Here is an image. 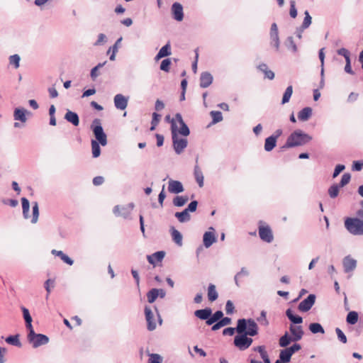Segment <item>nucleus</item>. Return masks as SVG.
<instances>
[{"instance_id": "a211bd4d", "label": "nucleus", "mask_w": 363, "mask_h": 363, "mask_svg": "<svg viewBox=\"0 0 363 363\" xmlns=\"http://www.w3.org/2000/svg\"><path fill=\"white\" fill-rule=\"evenodd\" d=\"M292 354L285 348L279 352V359L274 363H290Z\"/></svg>"}, {"instance_id": "412c9836", "label": "nucleus", "mask_w": 363, "mask_h": 363, "mask_svg": "<svg viewBox=\"0 0 363 363\" xmlns=\"http://www.w3.org/2000/svg\"><path fill=\"white\" fill-rule=\"evenodd\" d=\"M171 55V45L169 42H168L165 45H164L156 55L155 60H159L162 57H167Z\"/></svg>"}, {"instance_id": "8fccbe9b", "label": "nucleus", "mask_w": 363, "mask_h": 363, "mask_svg": "<svg viewBox=\"0 0 363 363\" xmlns=\"http://www.w3.org/2000/svg\"><path fill=\"white\" fill-rule=\"evenodd\" d=\"M171 65H172L171 60L169 58H167L162 61L160 68L161 70H162L164 72H169V69H170Z\"/></svg>"}, {"instance_id": "7c9ffc66", "label": "nucleus", "mask_w": 363, "mask_h": 363, "mask_svg": "<svg viewBox=\"0 0 363 363\" xmlns=\"http://www.w3.org/2000/svg\"><path fill=\"white\" fill-rule=\"evenodd\" d=\"M294 342L292 337H291L288 332H286L284 335H282L279 341V346L281 347L286 348L287 346L291 342Z\"/></svg>"}, {"instance_id": "58836bf2", "label": "nucleus", "mask_w": 363, "mask_h": 363, "mask_svg": "<svg viewBox=\"0 0 363 363\" xmlns=\"http://www.w3.org/2000/svg\"><path fill=\"white\" fill-rule=\"evenodd\" d=\"M286 47L291 50L293 52H296L298 51V48L294 40V38L292 36H289L285 43H284Z\"/></svg>"}, {"instance_id": "f03ea898", "label": "nucleus", "mask_w": 363, "mask_h": 363, "mask_svg": "<svg viewBox=\"0 0 363 363\" xmlns=\"http://www.w3.org/2000/svg\"><path fill=\"white\" fill-rule=\"evenodd\" d=\"M172 128V138L173 143V147L177 155L183 152L184 150L187 147L188 141L186 138H179L177 135V127L175 124L174 119L171 121Z\"/></svg>"}, {"instance_id": "cd10ccee", "label": "nucleus", "mask_w": 363, "mask_h": 363, "mask_svg": "<svg viewBox=\"0 0 363 363\" xmlns=\"http://www.w3.org/2000/svg\"><path fill=\"white\" fill-rule=\"evenodd\" d=\"M218 297V294L216 291V286L210 284L208 287V298L210 301H215Z\"/></svg>"}, {"instance_id": "680f3d73", "label": "nucleus", "mask_w": 363, "mask_h": 363, "mask_svg": "<svg viewBox=\"0 0 363 363\" xmlns=\"http://www.w3.org/2000/svg\"><path fill=\"white\" fill-rule=\"evenodd\" d=\"M179 133L184 136H187L190 134L189 128L185 122H182V123L180 124V129Z\"/></svg>"}, {"instance_id": "ddd939ff", "label": "nucleus", "mask_w": 363, "mask_h": 363, "mask_svg": "<svg viewBox=\"0 0 363 363\" xmlns=\"http://www.w3.org/2000/svg\"><path fill=\"white\" fill-rule=\"evenodd\" d=\"M184 190L181 182L170 179L168 183V191L172 194H179Z\"/></svg>"}, {"instance_id": "72a5a7b5", "label": "nucleus", "mask_w": 363, "mask_h": 363, "mask_svg": "<svg viewBox=\"0 0 363 363\" xmlns=\"http://www.w3.org/2000/svg\"><path fill=\"white\" fill-rule=\"evenodd\" d=\"M223 316V313L221 311H217L214 313H211L210 319L207 321V325H211L214 323L219 321Z\"/></svg>"}, {"instance_id": "f257e3e1", "label": "nucleus", "mask_w": 363, "mask_h": 363, "mask_svg": "<svg viewBox=\"0 0 363 363\" xmlns=\"http://www.w3.org/2000/svg\"><path fill=\"white\" fill-rule=\"evenodd\" d=\"M258 325L252 318H241L237 322V335L233 344L240 351L248 349L253 342L251 337L258 334Z\"/></svg>"}, {"instance_id": "3c124183", "label": "nucleus", "mask_w": 363, "mask_h": 363, "mask_svg": "<svg viewBox=\"0 0 363 363\" xmlns=\"http://www.w3.org/2000/svg\"><path fill=\"white\" fill-rule=\"evenodd\" d=\"M252 350L255 352H258L259 353L260 357H261V358L262 359H264V358H267V357H269V355L267 354V352L265 350V346H264V345L255 347H253Z\"/></svg>"}, {"instance_id": "69168bd1", "label": "nucleus", "mask_w": 363, "mask_h": 363, "mask_svg": "<svg viewBox=\"0 0 363 363\" xmlns=\"http://www.w3.org/2000/svg\"><path fill=\"white\" fill-rule=\"evenodd\" d=\"M21 310H22V312H23V318L25 320V322L32 321L33 320H32V317L30 315L28 309H27L24 306H22L21 307Z\"/></svg>"}, {"instance_id": "473e14b6", "label": "nucleus", "mask_w": 363, "mask_h": 363, "mask_svg": "<svg viewBox=\"0 0 363 363\" xmlns=\"http://www.w3.org/2000/svg\"><path fill=\"white\" fill-rule=\"evenodd\" d=\"M187 196H177L173 199L172 203L174 206L182 207L188 201Z\"/></svg>"}, {"instance_id": "c9c22d12", "label": "nucleus", "mask_w": 363, "mask_h": 363, "mask_svg": "<svg viewBox=\"0 0 363 363\" xmlns=\"http://www.w3.org/2000/svg\"><path fill=\"white\" fill-rule=\"evenodd\" d=\"M21 203H22L23 218L25 219H28L30 217V216H29V208H30L29 201L26 198L23 197L21 199Z\"/></svg>"}, {"instance_id": "f3484780", "label": "nucleus", "mask_w": 363, "mask_h": 363, "mask_svg": "<svg viewBox=\"0 0 363 363\" xmlns=\"http://www.w3.org/2000/svg\"><path fill=\"white\" fill-rule=\"evenodd\" d=\"M213 82V76L210 72H204L201 74L200 86L201 88L208 87Z\"/></svg>"}, {"instance_id": "393cba45", "label": "nucleus", "mask_w": 363, "mask_h": 363, "mask_svg": "<svg viewBox=\"0 0 363 363\" xmlns=\"http://www.w3.org/2000/svg\"><path fill=\"white\" fill-rule=\"evenodd\" d=\"M164 255L165 252L164 251H158L151 255H147V258L150 264H155V259H156L157 262H161L163 259Z\"/></svg>"}, {"instance_id": "e433bc0d", "label": "nucleus", "mask_w": 363, "mask_h": 363, "mask_svg": "<svg viewBox=\"0 0 363 363\" xmlns=\"http://www.w3.org/2000/svg\"><path fill=\"white\" fill-rule=\"evenodd\" d=\"M309 330L313 334L317 333H325V330L321 325V324L318 323H313L309 325Z\"/></svg>"}, {"instance_id": "7ed1b4c3", "label": "nucleus", "mask_w": 363, "mask_h": 363, "mask_svg": "<svg viewBox=\"0 0 363 363\" xmlns=\"http://www.w3.org/2000/svg\"><path fill=\"white\" fill-rule=\"evenodd\" d=\"M345 227L352 235H363V219L347 218L345 220Z\"/></svg>"}, {"instance_id": "f704fd0d", "label": "nucleus", "mask_w": 363, "mask_h": 363, "mask_svg": "<svg viewBox=\"0 0 363 363\" xmlns=\"http://www.w3.org/2000/svg\"><path fill=\"white\" fill-rule=\"evenodd\" d=\"M6 342L11 345L21 347L22 346L19 340V335H10L6 338Z\"/></svg>"}, {"instance_id": "a18cd8bd", "label": "nucleus", "mask_w": 363, "mask_h": 363, "mask_svg": "<svg viewBox=\"0 0 363 363\" xmlns=\"http://www.w3.org/2000/svg\"><path fill=\"white\" fill-rule=\"evenodd\" d=\"M270 43L272 46H274L277 51L279 49V33H270Z\"/></svg>"}, {"instance_id": "0e129e2a", "label": "nucleus", "mask_w": 363, "mask_h": 363, "mask_svg": "<svg viewBox=\"0 0 363 363\" xmlns=\"http://www.w3.org/2000/svg\"><path fill=\"white\" fill-rule=\"evenodd\" d=\"M234 310H235V307H234L233 302L230 300L227 301L226 304H225L226 313L228 315H230V314L233 313Z\"/></svg>"}, {"instance_id": "dca6fc26", "label": "nucleus", "mask_w": 363, "mask_h": 363, "mask_svg": "<svg viewBox=\"0 0 363 363\" xmlns=\"http://www.w3.org/2000/svg\"><path fill=\"white\" fill-rule=\"evenodd\" d=\"M289 330L293 335L292 339L294 340V342L300 340L304 334V332L301 325L294 326L291 325L289 327Z\"/></svg>"}, {"instance_id": "9d476101", "label": "nucleus", "mask_w": 363, "mask_h": 363, "mask_svg": "<svg viewBox=\"0 0 363 363\" xmlns=\"http://www.w3.org/2000/svg\"><path fill=\"white\" fill-rule=\"evenodd\" d=\"M344 272L349 273L354 271L357 267V260L352 258L350 255L344 257L342 260Z\"/></svg>"}, {"instance_id": "b1692460", "label": "nucleus", "mask_w": 363, "mask_h": 363, "mask_svg": "<svg viewBox=\"0 0 363 363\" xmlns=\"http://www.w3.org/2000/svg\"><path fill=\"white\" fill-rule=\"evenodd\" d=\"M286 315L289 320L294 324H301L303 322V318L300 315H295L291 308H288L286 311Z\"/></svg>"}, {"instance_id": "13d9d810", "label": "nucleus", "mask_w": 363, "mask_h": 363, "mask_svg": "<svg viewBox=\"0 0 363 363\" xmlns=\"http://www.w3.org/2000/svg\"><path fill=\"white\" fill-rule=\"evenodd\" d=\"M257 321L264 326H267L269 325V321L267 319V312L265 311H261L260 316L257 318Z\"/></svg>"}, {"instance_id": "2f4dec72", "label": "nucleus", "mask_w": 363, "mask_h": 363, "mask_svg": "<svg viewBox=\"0 0 363 363\" xmlns=\"http://www.w3.org/2000/svg\"><path fill=\"white\" fill-rule=\"evenodd\" d=\"M277 145V140L274 137H268L265 139L264 141V150L267 152L272 151Z\"/></svg>"}, {"instance_id": "79ce46f5", "label": "nucleus", "mask_w": 363, "mask_h": 363, "mask_svg": "<svg viewBox=\"0 0 363 363\" xmlns=\"http://www.w3.org/2000/svg\"><path fill=\"white\" fill-rule=\"evenodd\" d=\"M106 62L99 63L96 66L91 69L90 76L92 80H95L100 75L99 69L106 65Z\"/></svg>"}, {"instance_id": "6e6552de", "label": "nucleus", "mask_w": 363, "mask_h": 363, "mask_svg": "<svg viewBox=\"0 0 363 363\" xmlns=\"http://www.w3.org/2000/svg\"><path fill=\"white\" fill-rule=\"evenodd\" d=\"M316 296L315 294H309L306 298L303 300L298 306V308L301 312L308 311L314 305Z\"/></svg>"}, {"instance_id": "338daca9", "label": "nucleus", "mask_w": 363, "mask_h": 363, "mask_svg": "<svg viewBox=\"0 0 363 363\" xmlns=\"http://www.w3.org/2000/svg\"><path fill=\"white\" fill-rule=\"evenodd\" d=\"M363 168V160H356L353 162L352 170L361 171Z\"/></svg>"}, {"instance_id": "4c0bfd02", "label": "nucleus", "mask_w": 363, "mask_h": 363, "mask_svg": "<svg viewBox=\"0 0 363 363\" xmlns=\"http://www.w3.org/2000/svg\"><path fill=\"white\" fill-rule=\"evenodd\" d=\"M172 237L174 242L179 246L182 245V235L179 231L176 230L174 227L172 228Z\"/></svg>"}, {"instance_id": "1a4fd4ad", "label": "nucleus", "mask_w": 363, "mask_h": 363, "mask_svg": "<svg viewBox=\"0 0 363 363\" xmlns=\"http://www.w3.org/2000/svg\"><path fill=\"white\" fill-rule=\"evenodd\" d=\"M145 315L147 323V330L152 331L156 328V323L154 321V315L151 308L145 306Z\"/></svg>"}, {"instance_id": "2eb2a0df", "label": "nucleus", "mask_w": 363, "mask_h": 363, "mask_svg": "<svg viewBox=\"0 0 363 363\" xmlns=\"http://www.w3.org/2000/svg\"><path fill=\"white\" fill-rule=\"evenodd\" d=\"M114 105L117 109L124 110L128 106V99L123 95L118 94L114 96Z\"/></svg>"}, {"instance_id": "c756f323", "label": "nucleus", "mask_w": 363, "mask_h": 363, "mask_svg": "<svg viewBox=\"0 0 363 363\" xmlns=\"http://www.w3.org/2000/svg\"><path fill=\"white\" fill-rule=\"evenodd\" d=\"M51 252L52 255L60 257V259L66 264H67L69 265L73 264L74 261L69 257H68L67 255H65L62 251H57L56 250H52Z\"/></svg>"}, {"instance_id": "423d86ee", "label": "nucleus", "mask_w": 363, "mask_h": 363, "mask_svg": "<svg viewBox=\"0 0 363 363\" xmlns=\"http://www.w3.org/2000/svg\"><path fill=\"white\" fill-rule=\"evenodd\" d=\"M27 340L29 343L32 344L34 348L46 345L49 342V337L47 335L40 333L37 334L35 333L33 336H27Z\"/></svg>"}, {"instance_id": "a19ab883", "label": "nucleus", "mask_w": 363, "mask_h": 363, "mask_svg": "<svg viewBox=\"0 0 363 363\" xmlns=\"http://www.w3.org/2000/svg\"><path fill=\"white\" fill-rule=\"evenodd\" d=\"M158 289H152L151 290H150L147 293V301L150 303H152L155 302V301L156 300V298L159 296V293H158Z\"/></svg>"}, {"instance_id": "5fc2aeb1", "label": "nucleus", "mask_w": 363, "mask_h": 363, "mask_svg": "<svg viewBox=\"0 0 363 363\" xmlns=\"http://www.w3.org/2000/svg\"><path fill=\"white\" fill-rule=\"evenodd\" d=\"M335 333L337 334V339L339 340V341L340 342H342L343 344L347 343V337L340 328H336Z\"/></svg>"}, {"instance_id": "c85d7f7f", "label": "nucleus", "mask_w": 363, "mask_h": 363, "mask_svg": "<svg viewBox=\"0 0 363 363\" xmlns=\"http://www.w3.org/2000/svg\"><path fill=\"white\" fill-rule=\"evenodd\" d=\"M257 68L264 74L265 78H267L270 80L274 78V73L268 69V67L266 64L262 63L258 66Z\"/></svg>"}, {"instance_id": "20e7f679", "label": "nucleus", "mask_w": 363, "mask_h": 363, "mask_svg": "<svg viewBox=\"0 0 363 363\" xmlns=\"http://www.w3.org/2000/svg\"><path fill=\"white\" fill-rule=\"evenodd\" d=\"M288 138L291 142L289 145L294 147L303 145L312 140L311 136L301 130L294 131Z\"/></svg>"}, {"instance_id": "49530a36", "label": "nucleus", "mask_w": 363, "mask_h": 363, "mask_svg": "<svg viewBox=\"0 0 363 363\" xmlns=\"http://www.w3.org/2000/svg\"><path fill=\"white\" fill-rule=\"evenodd\" d=\"M99 144L100 143H99L96 140H93L91 141L92 155H93V157H94V158L98 157L101 154V148H100Z\"/></svg>"}, {"instance_id": "39448f33", "label": "nucleus", "mask_w": 363, "mask_h": 363, "mask_svg": "<svg viewBox=\"0 0 363 363\" xmlns=\"http://www.w3.org/2000/svg\"><path fill=\"white\" fill-rule=\"evenodd\" d=\"M91 128L98 143L103 146L106 145L107 144V137L101 125V121L99 118H96L93 121Z\"/></svg>"}, {"instance_id": "4d7b16f0", "label": "nucleus", "mask_w": 363, "mask_h": 363, "mask_svg": "<svg viewBox=\"0 0 363 363\" xmlns=\"http://www.w3.org/2000/svg\"><path fill=\"white\" fill-rule=\"evenodd\" d=\"M350 179H351L350 174V173H345L342 176L341 180H340V183L338 184V185L340 187H343V186L347 185L350 182Z\"/></svg>"}, {"instance_id": "603ef678", "label": "nucleus", "mask_w": 363, "mask_h": 363, "mask_svg": "<svg viewBox=\"0 0 363 363\" xmlns=\"http://www.w3.org/2000/svg\"><path fill=\"white\" fill-rule=\"evenodd\" d=\"M304 14H305V18H304L303 21L302 23V25L301 26H302L303 28H306V29L311 24L312 18L310 16L309 12L308 11H306L304 12Z\"/></svg>"}, {"instance_id": "de8ad7c7", "label": "nucleus", "mask_w": 363, "mask_h": 363, "mask_svg": "<svg viewBox=\"0 0 363 363\" xmlns=\"http://www.w3.org/2000/svg\"><path fill=\"white\" fill-rule=\"evenodd\" d=\"M341 188L337 184H333L328 189V194L330 198L335 199L338 196L339 189Z\"/></svg>"}, {"instance_id": "052dcab7", "label": "nucleus", "mask_w": 363, "mask_h": 363, "mask_svg": "<svg viewBox=\"0 0 363 363\" xmlns=\"http://www.w3.org/2000/svg\"><path fill=\"white\" fill-rule=\"evenodd\" d=\"M297 9L296 8V1L294 0L290 1L289 15L291 18H295L297 16Z\"/></svg>"}, {"instance_id": "bf43d9fd", "label": "nucleus", "mask_w": 363, "mask_h": 363, "mask_svg": "<svg viewBox=\"0 0 363 363\" xmlns=\"http://www.w3.org/2000/svg\"><path fill=\"white\" fill-rule=\"evenodd\" d=\"M150 359L148 363H162V358L158 354H149Z\"/></svg>"}, {"instance_id": "09e8293b", "label": "nucleus", "mask_w": 363, "mask_h": 363, "mask_svg": "<svg viewBox=\"0 0 363 363\" xmlns=\"http://www.w3.org/2000/svg\"><path fill=\"white\" fill-rule=\"evenodd\" d=\"M39 216V207L38 203L37 202L33 203V216L31 219L32 223H35L38 221Z\"/></svg>"}, {"instance_id": "774afa93", "label": "nucleus", "mask_w": 363, "mask_h": 363, "mask_svg": "<svg viewBox=\"0 0 363 363\" xmlns=\"http://www.w3.org/2000/svg\"><path fill=\"white\" fill-rule=\"evenodd\" d=\"M198 206V201H192L187 206L186 208H185L189 213V212H195L196 211Z\"/></svg>"}, {"instance_id": "ea45409f", "label": "nucleus", "mask_w": 363, "mask_h": 363, "mask_svg": "<svg viewBox=\"0 0 363 363\" xmlns=\"http://www.w3.org/2000/svg\"><path fill=\"white\" fill-rule=\"evenodd\" d=\"M358 313L356 311H350L347 315L346 321L350 325H354L358 321Z\"/></svg>"}, {"instance_id": "37998d69", "label": "nucleus", "mask_w": 363, "mask_h": 363, "mask_svg": "<svg viewBox=\"0 0 363 363\" xmlns=\"http://www.w3.org/2000/svg\"><path fill=\"white\" fill-rule=\"evenodd\" d=\"M292 93H293V87L291 85H290L286 89V90L284 93L282 101H281V104H285L289 101L291 96L292 95Z\"/></svg>"}, {"instance_id": "0eeeda50", "label": "nucleus", "mask_w": 363, "mask_h": 363, "mask_svg": "<svg viewBox=\"0 0 363 363\" xmlns=\"http://www.w3.org/2000/svg\"><path fill=\"white\" fill-rule=\"evenodd\" d=\"M134 206L135 205L133 203H130L128 205L123 206L117 205L113 208V213L116 216H122L125 219L129 218L131 211L134 208Z\"/></svg>"}, {"instance_id": "e2e57ef3", "label": "nucleus", "mask_w": 363, "mask_h": 363, "mask_svg": "<svg viewBox=\"0 0 363 363\" xmlns=\"http://www.w3.org/2000/svg\"><path fill=\"white\" fill-rule=\"evenodd\" d=\"M337 53L339 55L343 56L345 59V61H347V59H350V52L347 49H346L345 48H342L337 50Z\"/></svg>"}, {"instance_id": "c03bdc74", "label": "nucleus", "mask_w": 363, "mask_h": 363, "mask_svg": "<svg viewBox=\"0 0 363 363\" xmlns=\"http://www.w3.org/2000/svg\"><path fill=\"white\" fill-rule=\"evenodd\" d=\"M210 115L212 118V123L216 124L223 120L222 113L218 111H211Z\"/></svg>"}, {"instance_id": "bb28decb", "label": "nucleus", "mask_w": 363, "mask_h": 363, "mask_svg": "<svg viewBox=\"0 0 363 363\" xmlns=\"http://www.w3.org/2000/svg\"><path fill=\"white\" fill-rule=\"evenodd\" d=\"M194 174L195 179L197 182L199 186L200 187H202L203 186V179L204 178H203V173L198 165H196L194 167Z\"/></svg>"}, {"instance_id": "aec40b11", "label": "nucleus", "mask_w": 363, "mask_h": 363, "mask_svg": "<svg viewBox=\"0 0 363 363\" xmlns=\"http://www.w3.org/2000/svg\"><path fill=\"white\" fill-rule=\"evenodd\" d=\"M65 119L74 126H77L79 124V118L78 114L72 111L67 110L65 115Z\"/></svg>"}, {"instance_id": "6ab92c4d", "label": "nucleus", "mask_w": 363, "mask_h": 363, "mask_svg": "<svg viewBox=\"0 0 363 363\" xmlns=\"http://www.w3.org/2000/svg\"><path fill=\"white\" fill-rule=\"evenodd\" d=\"M30 113L23 108H16L14 110L13 118L16 121H20L22 123H25L27 121L26 114Z\"/></svg>"}, {"instance_id": "9b49d317", "label": "nucleus", "mask_w": 363, "mask_h": 363, "mask_svg": "<svg viewBox=\"0 0 363 363\" xmlns=\"http://www.w3.org/2000/svg\"><path fill=\"white\" fill-rule=\"evenodd\" d=\"M173 18L177 21H182L184 18L183 6L180 3L175 2L172 6Z\"/></svg>"}, {"instance_id": "f8f14e48", "label": "nucleus", "mask_w": 363, "mask_h": 363, "mask_svg": "<svg viewBox=\"0 0 363 363\" xmlns=\"http://www.w3.org/2000/svg\"><path fill=\"white\" fill-rule=\"evenodd\" d=\"M259 235L261 238L264 242L270 243L273 241L274 237L272 235V230L269 227H259Z\"/></svg>"}, {"instance_id": "6e6d98bb", "label": "nucleus", "mask_w": 363, "mask_h": 363, "mask_svg": "<svg viewBox=\"0 0 363 363\" xmlns=\"http://www.w3.org/2000/svg\"><path fill=\"white\" fill-rule=\"evenodd\" d=\"M248 274H249V272L246 269V268L245 267H242L241 270L239 272H238L235 274V277H234L235 284L238 286H240L239 281H238V278L242 277V276H248Z\"/></svg>"}, {"instance_id": "a878e982", "label": "nucleus", "mask_w": 363, "mask_h": 363, "mask_svg": "<svg viewBox=\"0 0 363 363\" xmlns=\"http://www.w3.org/2000/svg\"><path fill=\"white\" fill-rule=\"evenodd\" d=\"M174 216L180 223H186L191 220V216L186 209L182 212H176Z\"/></svg>"}, {"instance_id": "864d4df0", "label": "nucleus", "mask_w": 363, "mask_h": 363, "mask_svg": "<svg viewBox=\"0 0 363 363\" xmlns=\"http://www.w3.org/2000/svg\"><path fill=\"white\" fill-rule=\"evenodd\" d=\"M20 56L17 54L11 55L9 57V63L14 66L16 69L19 67Z\"/></svg>"}, {"instance_id": "4468645a", "label": "nucleus", "mask_w": 363, "mask_h": 363, "mask_svg": "<svg viewBox=\"0 0 363 363\" xmlns=\"http://www.w3.org/2000/svg\"><path fill=\"white\" fill-rule=\"evenodd\" d=\"M211 313L212 309L211 308H205L194 311V315L200 320H206V324L207 321L210 319Z\"/></svg>"}, {"instance_id": "5701e85b", "label": "nucleus", "mask_w": 363, "mask_h": 363, "mask_svg": "<svg viewBox=\"0 0 363 363\" xmlns=\"http://www.w3.org/2000/svg\"><path fill=\"white\" fill-rule=\"evenodd\" d=\"M216 240V238L213 233L206 232L203 235V241L204 246L208 248L211 247Z\"/></svg>"}, {"instance_id": "4be33fe9", "label": "nucleus", "mask_w": 363, "mask_h": 363, "mask_svg": "<svg viewBox=\"0 0 363 363\" xmlns=\"http://www.w3.org/2000/svg\"><path fill=\"white\" fill-rule=\"evenodd\" d=\"M313 110L311 107H305L298 113V118L301 121H308L312 116Z\"/></svg>"}]
</instances>
